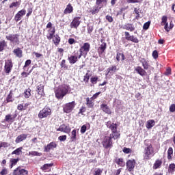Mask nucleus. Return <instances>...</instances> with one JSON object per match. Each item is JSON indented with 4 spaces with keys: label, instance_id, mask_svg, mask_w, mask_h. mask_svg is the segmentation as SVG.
<instances>
[{
    "label": "nucleus",
    "instance_id": "obj_8",
    "mask_svg": "<svg viewBox=\"0 0 175 175\" xmlns=\"http://www.w3.org/2000/svg\"><path fill=\"white\" fill-rule=\"evenodd\" d=\"M53 27V23L51 22L48 23L46 25V28H50V29L48 30V33L46 34V38L48 40H51L55 36V27Z\"/></svg>",
    "mask_w": 175,
    "mask_h": 175
},
{
    "label": "nucleus",
    "instance_id": "obj_41",
    "mask_svg": "<svg viewBox=\"0 0 175 175\" xmlns=\"http://www.w3.org/2000/svg\"><path fill=\"white\" fill-rule=\"evenodd\" d=\"M10 102H13V92L10 91L9 94L6 97L5 103H9Z\"/></svg>",
    "mask_w": 175,
    "mask_h": 175
},
{
    "label": "nucleus",
    "instance_id": "obj_26",
    "mask_svg": "<svg viewBox=\"0 0 175 175\" xmlns=\"http://www.w3.org/2000/svg\"><path fill=\"white\" fill-rule=\"evenodd\" d=\"M70 13H73V6H72V4L68 3L64 10V14H70Z\"/></svg>",
    "mask_w": 175,
    "mask_h": 175
},
{
    "label": "nucleus",
    "instance_id": "obj_5",
    "mask_svg": "<svg viewBox=\"0 0 175 175\" xmlns=\"http://www.w3.org/2000/svg\"><path fill=\"white\" fill-rule=\"evenodd\" d=\"M20 35L16 33V34H9L5 36V39L10 42L12 44H14L15 46L17 44H20Z\"/></svg>",
    "mask_w": 175,
    "mask_h": 175
},
{
    "label": "nucleus",
    "instance_id": "obj_40",
    "mask_svg": "<svg viewBox=\"0 0 175 175\" xmlns=\"http://www.w3.org/2000/svg\"><path fill=\"white\" fill-rule=\"evenodd\" d=\"M168 173L173 174L175 172V164L174 163H172L171 164L169 165L168 166Z\"/></svg>",
    "mask_w": 175,
    "mask_h": 175
},
{
    "label": "nucleus",
    "instance_id": "obj_17",
    "mask_svg": "<svg viewBox=\"0 0 175 175\" xmlns=\"http://www.w3.org/2000/svg\"><path fill=\"white\" fill-rule=\"evenodd\" d=\"M26 10L23 9L18 12V13L14 16V20L16 23H18L20 20L23 18V16H25Z\"/></svg>",
    "mask_w": 175,
    "mask_h": 175
},
{
    "label": "nucleus",
    "instance_id": "obj_18",
    "mask_svg": "<svg viewBox=\"0 0 175 175\" xmlns=\"http://www.w3.org/2000/svg\"><path fill=\"white\" fill-rule=\"evenodd\" d=\"M37 90V92H38V95L40 96V98H42V96H44V85L42 83H40V85H38L36 87Z\"/></svg>",
    "mask_w": 175,
    "mask_h": 175
},
{
    "label": "nucleus",
    "instance_id": "obj_32",
    "mask_svg": "<svg viewBox=\"0 0 175 175\" xmlns=\"http://www.w3.org/2000/svg\"><path fill=\"white\" fill-rule=\"evenodd\" d=\"M103 8V5H101L99 7V5H96L93 8V10L89 11V13H91L92 14H96L97 13H99L100 9Z\"/></svg>",
    "mask_w": 175,
    "mask_h": 175
},
{
    "label": "nucleus",
    "instance_id": "obj_33",
    "mask_svg": "<svg viewBox=\"0 0 175 175\" xmlns=\"http://www.w3.org/2000/svg\"><path fill=\"white\" fill-rule=\"evenodd\" d=\"M13 53L15 54L16 57H18V58H21L23 57V51L20 48L14 49Z\"/></svg>",
    "mask_w": 175,
    "mask_h": 175
},
{
    "label": "nucleus",
    "instance_id": "obj_61",
    "mask_svg": "<svg viewBox=\"0 0 175 175\" xmlns=\"http://www.w3.org/2000/svg\"><path fill=\"white\" fill-rule=\"evenodd\" d=\"M66 135H60L58 137V140H59V142H65L66 140Z\"/></svg>",
    "mask_w": 175,
    "mask_h": 175
},
{
    "label": "nucleus",
    "instance_id": "obj_7",
    "mask_svg": "<svg viewBox=\"0 0 175 175\" xmlns=\"http://www.w3.org/2000/svg\"><path fill=\"white\" fill-rule=\"evenodd\" d=\"M76 107V101H72L70 103H66L63 107V111L69 114L73 111V109Z\"/></svg>",
    "mask_w": 175,
    "mask_h": 175
},
{
    "label": "nucleus",
    "instance_id": "obj_11",
    "mask_svg": "<svg viewBox=\"0 0 175 175\" xmlns=\"http://www.w3.org/2000/svg\"><path fill=\"white\" fill-rule=\"evenodd\" d=\"M13 69V61L12 59H8L5 60L4 71L5 73L9 75Z\"/></svg>",
    "mask_w": 175,
    "mask_h": 175
},
{
    "label": "nucleus",
    "instance_id": "obj_59",
    "mask_svg": "<svg viewBox=\"0 0 175 175\" xmlns=\"http://www.w3.org/2000/svg\"><path fill=\"white\" fill-rule=\"evenodd\" d=\"M152 56L153 57L154 59H158V57H159L158 51L157 50L153 51L152 53Z\"/></svg>",
    "mask_w": 175,
    "mask_h": 175
},
{
    "label": "nucleus",
    "instance_id": "obj_16",
    "mask_svg": "<svg viewBox=\"0 0 175 175\" xmlns=\"http://www.w3.org/2000/svg\"><path fill=\"white\" fill-rule=\"evenodd\" d=\"M57 148V143L55 142H50L47 146H44V152H50L51 150H54Z\"/></svg>",
    "mask_w": 175,
    "mask_h": 175
},
{
    "label": "nucleus",
    "instance_id": "obj_6",
    "mask_svg": "<svg viewBox=\"0 0 175 175\" xmlns=\"http://www.w3.org/2000/svg\"><path fill=\"white\" fill-rule=\"evenodd\" d=\"M91 49V44L88 42H85L82 46L79 49V58H81L83 56H85L90 53Z\"/></svg>",
    "mask_w": 175,
    "mask_h": 175
},
{
    "label": "nucleus",
    "instance_id": "obj_38",
    "mask_svg": "<svg viewBox=\"0 0 175 175\" xmlns=\"http://www.w3.org/2000/svg\"><path fill=\"white\" fill-rule=\"evenodd\" d=\"M116 60L118 62H120V61H125V55H124V53H117Z\"/></svg>",
    "mask_w": 175,
    "mask_h": 175
},
{
    "label": "nucleus",
    "instance_id": "obj_64",
    "mask_svg": "<svg viewBox=\"0 0 175 175\" xmlns=\"http://www.w3.org/2000/svg\"><path fill=\"white\" fill-rule=\"evenodd\" d=\"M0 174H1V175H6V174H8V169L3 168V169L1 171Z\"/></svg>",
    "mask_w": 175,
    "mask_h": 175
},
{
    "label": "nucleus",
    "instance_id": "obj_22",
    "mask_svg": "<svg viewBox=\"0 0 175 175\" xmlns=\"http://www.w3.org/2000/svg\"><path fill=\"white\" fill-rule=\"evenodd\" d=\"M161 167H162V159H157L153 164V169L157 170V169H161Z\"/></svg>",
    "mask_w": 175,
    "mask_h": 175
},
{
    "label": "nucleus",
    "instance_id": "obj_27",
    "mask_svg": "<svg viewBox=\"0 0 175 175\" xmlns=\"http://www.w3.org/2000/svg\"><path fill=\"white\" fill-rule=\"evenodd\" d=\"M106 47H107V44L103 42L98 49V54H103L106 50Z\"/></svg>",
    "mask_w": 175,
    "mask_h": 175
},
{
    "label": "nucleus",
    "instance_id": "obj_62",
    "mask_svg": "<svg viewBox=\"0 0 175 175\" xmlns=\"http://www.w3.org/2000/svg\"><path fill=\"white\" fill-rule=\"evenodd\" d=\"M170 113H174V111H175V104H172L170 106Z\"/></svg>",
    "mask_w": 175,
    "mask_h": 175
},
{
    "label": "nucleus",
    "instance_id": "obj_20",
    "mask_svg": "<svg viewBox=\"0 0 175 175\" xmlns=\"http://www.w3.org/2000/svg\"><path fill=\"white\" fill-rule=\"evenodd\" d=\"M121 28L126 31H129L130 32H133V31H135V26L132 23H126L122 26Z\"/></svg>",
    "mask_w": 175,
    "mask_h": 175
},
{
    "label": "nucleus",
    "instance_id": "obj_47",
    "mask_svg": "<svg viewBox=\"0 0 175 175\" xmlns=\"http://www.w3.org/2000/svg\"><path fill=\"white\" fill-rule=\"evenodd\" d=\"M118 128V124L116 123H112L111 126H109V129L111 130V132H115L117 131Z\"/></svg>",
    "mask_w": 175,
    "mask_h": 175
},
{
    "label": "nucleus",
    "instance_id": "obj_49",
    "mask_svg": "<svg viewBox=\"0 0 175 175\" xmlns=\"http://www.w3.org/2000/svg\"><path fill=\"white\" fill-rule=\"evenodd\" d=\"M54 164L53 163H46L41 167L42 170H49V167H51Z\"/></svg>",
    "mask_w": 175,
    "mask_h": 175
},
{
    "label": "nucleus",
    "instance_id": "obj_60",
    "mask_svg": "<svg viewBox=\"0 0 175 175\" xmlns=\"http://www.w3.org/2000/svg\"><path fill=\"white\" fill-rule=\"evenodd\" d=\"M105 18L108 21V23H113V17L110 15H107L105 16Z\"/></svg>",
    "mask_w": 175,
    "mask_h": 175
},
{
    "label": "nucleus",
    "instance_id": "obj_55",
    "mask_svg": "<svg viewBox=\"0 0 175 175\" xmlns=\"http://www.w3.org/2000/svg\"><path fill=\"white\" fill-rule=\"evenodd\" d=\"M92 84H96L98 83V77H92L90 78Z\"/></svg>",
    "mask_w": 175,
    "mask_h": 175
},
{
    "label": "nucleus",
    "instance_id": "obj_2",
    "mask_svg": "<svg viewBox=\"0 0 175 175\" xmlns=\"http://www.w3.org/2000/svg\"><path fill=\"white\" fill-rule=\"evenodd\" d=\"M139 61L144 68H142V66H138L135 68V70L139 75V76H147V72L146 70L150 69V64H148V61L144 57H139Z\"/></svg>",
    "mask_w": 175,
    "mask_h": 175
},
{
    "label": "nucleus",
    "instance_id": "obj_52",
    "mask_svg": "<svg viewBox=\"0 0 175 175\" xmlns=\"http://www.w3.org/2000/svg\"><path fill=\"white\" fill-rule=\"evenodd\" d=\"M122 151L124 154H131V153H132V149H131L129 148H126V147L123 148Z\"/></svg>",
    "mask_w": 175,
    "mask_h": 175
},
{
    "label": "nucleus",
    "instance_id": "obj_13",
    "mask_svg": "<svg viewBox=\"0 0 175 175\" xmlns=\"http://www.w3.org/2000/svg\"><path fill=\"white\" fill-rule=\"evenodd\" d=\"M57 132H63L64 133L69 134L72 131V129L69 125H66L65 124H62L59 126L58 129H57Z\"/></svg>",
    "mask_w": 175,
    "mask_h": 175
},
{
    "label": "nucleus",
    "instance_id": "obj_15",
    "mask_svg": "<svg viewBox=\"0 0 175 175\" xmlns=\"http://www.w3.org/2000/svg\"><path fill=\"white\" fill-rule=\"evenodd\" d=\"M12 175H28V170L23 169L21 167L18 166L14 170Z\"/></svg>",
    "mask_w": 175,
    "mask_h": 175
},
{
    "label": "nucleus",
    "instance_id": "obj_25",
    "mask_svg": "<svg viewBox=\"0 0 175 175\" xmlns=\"http://www.w3.org/2000/svg\"><path fill=\"white\" fill-rule=\"evenodd\" d=\"M27 137H28V135L21 134L16 138L15 143H16V144L21 143V142H24V140H25V139H27Z\"/></svg>",
    "mask_w": 175,
    "mask_h": 175
},
{
    "label": "nucleus",
    "instance_id": "obj_56",
    "mask_svg": "<svg viewBox=\"0 0 175 175\" xmlns=\"http://www.w3.org/2000/svg\"><path fill=\"white\" fill-rule=\"evenodd\" d=\"M150 24H151L150 21H148L145 23L143 26V29H145L146 31H147V29L150 28Z\"/></svg>",
    "mask_w": 175,
    "mask_h": 175
},
{
    "label": "nucleus",
    "instance_id": "obj_3",
    "mask_svg": "<svg viewBox=\"0 0 175 175\" xmlns=\"http://www.w3.org/2000/svg\"><path fill=\"white\" fill-rule=\"evenodd\" d=\"M69 90H70V87L68 85H64L58 87L55 90V98L58 100H62L64 96H66L68 94H69Z\"/></svg>",
    "mask_w": 175,
    "mask_h": 175
},
{
    "label": "nucleus",
    "instance_id": "obj_1",
    "mask_svg": "<svg viewBox=\"0 0 175 175\" xmlns=\"http://www.w3.org/2000/svg\"><path fill=\"white\" fill-rule=\"evenodd\" d=\"M148 142V140L144 141L145 148L143 152V158L144 161H150L155 155V150L152 144Z\"/></svg>",
    "mask_w": 175,
    "mask_h": 175
},
{
    "label": "nucleus",
    "instance_id": "obj_53",
    "mask_svg": "<svg viewBox=\"0 0 175 175\" xmlns=\"http://www.w3.org/2000/svg\"><path fill=\"white\" fill-rule=\"evenodd\" d=\"M85 111H87V108L85 107H84V106H82L80 108L78 114H81L83 116V114H84V113H85Z\"/></svg>",
    "mask_w": 175,
    "mask_h": 175
},
{
    "label": "nucleus",
    "instance_id": "obj_35",
    "mask_svg": "<svg viewBox=\"0 0 175 175\" xmlns=\"http://www.w3.org/2000/svg\"><path fill=\"white\" fill-rule=\"evenodd\" d=\"M167 159L168 161L173 159V148L170 147L167 151Z\"/></svg>",
    "mask_w": 175,
    "mask_h": 175
},
{
    "label": "nucleus",
    "instance_id": "obj_43",
    "mask_svg": "<svg viewBox=\"0 0 175 175\" xmlns=\"http://www.w3.org/2000/svg\"><path fill=\"white\" fill-rule=\"evenodd\" d=\"M5 47H8V43L5 40L0 41V53L1 51H3L5 50Z\"/></svg>",
    "mask_w": 175,
    "mask_h": 175
},
{
    "label": "nucleus",
    "instance_id": "obj_24",
    "mask_svg": "<svg viewBox=\"0 0 175 175\" xmlns=\"http://www.w3.org/2000/svg\"><path fill=\"white\" fill-rule=\"evenodd\" d=\"M109 137L113 139V140H117V139H120L121 137V133L120 131H112L111 133L109 135Z\"/></svg>",
    "mask_w": 175,
    "mask_h": 175
},
{
    "label": "nucleus",
    "instance_id": "obj_45",
    "mask_svg": "<svg viewBox=\"0 0 175 175\" xmlns=\"http://www.w3.org/2000/svg\"><path fill=\"white\" fill-rule=\"evenodd\" d=\"M31 88H27L26 90H25L24 92V96L25 98H26V99H28V98H29L31 96Z\"/></svg>",
    "mask_w": 175,
    "mask_h": 175
},
{
    "label": "nucleus",
    "instance_id": "obj_46",
    "mask_svg": "<svg viewBox=\"0 0 175 175\" xmlns=\"http://www.w3.org/2000/svg\"><path fill=\"white\" fill-rule=\"evenodd\" d=\"M127 40L129 42H133V43H138L139 42V39H137L135 36H131L127 38Z\"/></svg>",
    "mask_w": 175,
    "mask_h": 175
},
{
    "label": "nucleus",
    "instance_id": "obj_34",
    "mask_svg": "<svg viewBox=\"0 0 175 175\" xmlns=\"http://www.w3.org/2000/svg\"><path fill=\"white\" fill-rule=\"evenodd\" d=\"M70 140H71V142H77V130L73 129L72 131Z\"/></svg>",
    "mask_w": 175,
    "mask_h": 175
},
{
    "label": "nucleus",
    "instance_id": "obj_12",
    "mask_svg": "<svg viewBox=\"0 0 175 175\" xmlns=\"http://www.w3.org/2000/svg\"><path fill=\"white\" fill-rule=\"evenodd\" d=\"M81 16H75L72 19V22L70 24V28H74L75 29H77L80 24H81Z\"/></svg>",
    "mask_w": 175,
    "mask_h": 175
},
{
    "label": "nucleus",
    "instance_id": "obj_51",
    "mask_svg": "<svg viewBox=\"0 0 175 175\" xmlns=\"http://www.w3.org/2000/svg\"><path fill=\"white\" fill-rule=\"evenodd\" d=\"M87 29H88V33H89V35H91V33H92V31H94V25L91 26L90 25H88Z\"/></svg>",
    "mask_w": 175,
    "mask_h": 175
},
{
    "label": "nucleus",
    "instance_id": "obj_4",
    "mask_svg": "<svg viewBox=\"0 0 175 175\" xmlns=\"http://www.w3.org/2000/svg\"><path fill=\"white\" fill-rule=\"evenodd\" d=\"M52 114V110L50 107L46 105L42 110L38 113V117L40 120L43 118H47Z\"/></svg>",
    "mask_w": 175,
    "mask_h": 175
},
{
    "label": "nucleus",
    "instance_id": "obj_28",
    "mask_svg": "<svg viewBox=\"0 0 175 175\" xmlns=\"http://www.w3.org/2000/svg\"><path fill=\"white\" fill-rule=\"evenodd\" d=\"M28 106H29V103H25L24 105L23 104H18L17 105V110L19 111H24L28 109Z\"/></svg>",
    "mask_w": 175,
    "mask_h": 175
},
{
    "label": "nucleus",
    "instance_id": "obj_50",
    "mask_svg": "<svg viewBox=\"0 0 175 175\" xmlns=\"http://www.w3.org/2000/svg\"><path fill=\"white\" fill-rule=\"evenodd\" d=\"M29 155H31V157H41L42 153L36 151H31L29 152Z\"/></svg>",
    "mask_w": 175,
    "mask_h": 175
},
{
    "label": "nucleus",
    "instance_id": "obj_10",
    "mask_svg": "<svg viewBox=\"0 0 175 175\" xmlns=\"http://www.w3.org/2000/svg\"><path fill=\"white\" fill-rule=\"evenodd\" d=\"M103 147L105 148V150H108V148H111L113 147V139L111 137L105 136L102 142Z\"/></svg>",
    "mask_w": 175,
    "mask_h": 175
},
{
    "label": "nucleus",
    "instance_id": "obj_36",
    "mask_svg": "<svg viewBox=\"0 0 175 175\" xmlns=\"http://www.w3.org/2000/svg\"><path fill=\"white\" fill-rule=\"evenodd\" d=\"M115 162L118 165V166H120L121 167H124V166H125V162H124V159L122 158H116L115 159Z\"/></svg>",
    "mask_w": 175,
    "mask_h": 175
},
{
    "label": "nucleus",
    "instance_id": "obj_57",
    "mask_svg": "<svg viewBox=\"0 0 175 175\" xmlns=\"http://www.w3.org/2000/svg\"><path fill=\"white\" fill-rule=\"evenodd\" d=\"M134 13H135L136 16L135 18L136 20H139V18H140V12H139V10H137L136 8H134Z\"/></svg>",
    "mask_w": 175,
    "mask_h": 175
},
{
    "label": "nucleus",
    "instance_id": "obj_29",
    "mask_svg": "<svg viewBox=\"0 0 175 175\" xmlns=\"http://www.w3.org/2000/svg\"><path fill=\"white\" fill-rule=\"evenodd\" d=\"M53 42L55 44V46H56V47H57L59 44V43H61V37H59V36L58 34H56L53 36Z\"/></svg>",
    "mask_w": 175,
    "mask_h": 175
},
{
    "label": "nucleus",
    "instance_id": "obj_23",
    "mask_svg": "<svg viewBox=\"0 0 175 175\" xmlns=\"http://www.w3.org/2000/svg\"><path fill=\"white\" fill-rule=\"evenodd\" d=\"M16 118H17V113H15L13 116H12L11 114H8L5 116L4 121H5L6 122H9V121H11L12 122H13V121H14V120H16Z\"/></svg>",
    "mask_w": 175,
    "mask_h": 175
},
{
    "label": "nucleus",
    "instance_id": "obj_31",
    "mask_svg": "<svg viewBox=\"0 0 175 175\" xmlns=\"http://www.w3.org/2000/svg\"><path fill=\"white\" fill-rule=\"evenodd\" d=\"M116 70H117V66H111L107 69V73L106 74V76H107V75H113L114 73L113 72H116Z\"/></svg>",
    "mask_w": 175,
    "mask_h": 175
},
{
    "label": "nucleus",
    "instance_id": "obj_58",
    "mask_svg": "<svg viewBox=\"0 0 175 175\" xmlns=\"http://www.w3.org/2000/svg\"><path fill=\"white\" fill-rule=\"evenodd\" d=\"M61 68H64V69H68V66H66V60L63 59L61 62Z\"/></svg>",
    "mask_w": 175,
    "mask_h": 175
},
{
    "label": "nucleus",
    "instance_id": "obj_39",
    "mask_svg": "<svg viewBox=\"0 0 175 175\" xmlns=\"http://www.w3.org/2000/svg\"><path fill=\"white\" fill-rule=\"evenodd\" d=\"M155 125V120H149L146 122V128L147 129H151L152 126Z\"/></svg>",
    "mask_w": 175,
    "mask_h": 175
},
{
    "label": "nucleus",
    "instance_id": "obj_30",
    "mask_svg": "<svg viewBox=\"0 0 175 175\" xmlns=\"http://www.w3.org/2000/svg\"><path fill=\"white\" fill-rule=\"evenodd\" d=\"M161 20V25H163V24H165L164 29H165L167 32H169V28L167 27V16H163Z\"/></svg>",
    "mask_w": 175,
    "mask_h": 175
},
{
    "label": "nucleus",
    "instance_id": "obj_37",
    "mask_svg": "<svg viewBox=\"0 0 175 175\" xmlns=\"http://www.w3.org/2000/svg\"><path fill=\"white\" fill-rule=\"evenodd\" d=\"M20 161L19 158L17 159H10V169H12L13 167V166H16L17 165V163Z\"/></svg>",
    "mask_w": 175,
    "mask_h": 175
},
{
    "label": "nucleus",
    "instance_id": "obj_44",
    "mask_svg": "<svg viewBox=\"0 0 175 175\" xmlns=\"http://www.w3.org/2000/svg\"><path fill=\"white\" fill-rule=\"evenodd\" d=\"M103 3L107 4V0H96V5L98 7L103 6Z\"/></svg>",
    "mask_w": 175,
    "mask_h": 175
},
{
    "label": "nucleus",
    "instance_id": "obj_63",
    "mask_svg": "<svg viewBox=\"0 0 175 175\" xmlns=\"http://www.w3.org/2000/svg\"><path fill=\"white\" fill-rule=\"evenodd\" d=\"M103 172V170L98 168V170H96V171H95L94 175H102Z\"/></svg>",
    "mask_w": 175,
    "mask_h": 175
},
{
    "label": "nucleus",
    "instance_id": "obj_54",
    "mask_svg": "<svg viewBox=\"0 0 175 175\" xmlns=\"http://www.w3.org/2000/svg\"><path fill=\"white\" fill-rule=\"evenodd\" d=\"M17 6H20V3L18 1L13 2L10 4V8H17Z\"/></svg>",
    "mask_w": 175,
    "mask_h": 175
},
{
    "label": "nucleus",
    "instance_id": "obj_21",
    "mask_svg": "<svg viewBox=\"0 0 175 175\" xmlns=\"http://www.w3.org/2000/svg\"><path fill=\"white\" fill-rule=\"evenodd\" d=\"M85 100H86L85 105L87 107H88V109H94V106H95V103H94L95 100H93L91 97L86 98Z\"/></svg>",
    "mask_w": 175,
    "mask_h": 175
},
{
    "label": "nucleus",
    "instance_id": "obj_14",
    "mask_svg": "<svg viewBox=\"0 0 175 175\" xmlns=\"http://www.w3.org/2000/svg\"><path fill=\"white\" fill-rule=\"evenodd\" d=\"M126 166L128 172H133L135 166H136V161L135 159H130L127 161Z\"/></svg>",
    "mask_w": 175,
    "mask_h": 175
},
{
    "label": "nucleus",
    "instance_id": "obj_42",
    "mask_svg": "<svg viewBox=\"0 0 175 175\" xmlns=\"http://www.w3.org/2000/svg\"><path fill=\"white\" fill-rule=\"evenodd\" d=\"M91 76H92V74L90 73V70H88V72H86V74L83 76V82L88 83Z\"/></svg>",
    "mask_w": 175,
    "mask_h": 175
},
{
    "label": "nucleus",
    "instance_id": "obj_9",
    "mask_svg": "<svg viewBox=\"0 0 175 175\" xmlns=\"http://www.w3.org/2000/svg\"><path fill=\"white\" fill-rule=\"evenodd\" d=\"M79 57L80 54H79V51H75L74 55H71L70 56L68 57V61L70 65H75V64H76V62H77V61L81 58Z\"/></svg>",
    "mask_w": 175,
    "mask_h": 175
},
{
    "label": "nucleus",
    "instance_id": "obj_48",
    "mask_svg": "<svg viewBox=\"0 0 175 175\" xmlns=\"http://www.w3.org/2000/svg\"><path fill=\"white\" fill-rule=\"evenodd\" d=\"M23 147L16 148L12 152V155H20V153L22 152Z\"/></svg>",
    "mask_w": 175,
    "mask_h": 175
},
{
    "label": "nucleus",
    "instance_id": "obj_19",
    "mask_svg": "<svg viewBox=\"0 0 175 175\" xmlns=\"http://www.w3.org/2000/svg\"><path fill=\"white\" fill-rule=\"evenodd\" d=\"M100 109L103 111V112L105 113L106 114H111V109H110L109 107L107 106V104L103 103L100 105Z\"/></svg>",
    "mask_w": 175,
    "mask_h": 175
}]
</instances>
